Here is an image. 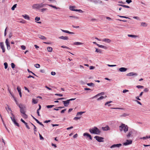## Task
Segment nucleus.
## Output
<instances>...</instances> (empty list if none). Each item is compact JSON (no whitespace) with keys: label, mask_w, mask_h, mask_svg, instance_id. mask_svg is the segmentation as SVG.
<instances>
[{"label":"nucleus","mask_w":150,"mask_h":150,"mask_svg":"<svg viewBox=\"0 0 150 150\" xmlns=\"http://www.w3.org/2000/svg\"><path fill=\"white\" fill-rule=\"evenodd\" d=\"M119 129L121 132L124 131L126 133L128 130V127L125 124L122 123L119 126Z\"/></svg>","instance_id":"1"},{"label":"nucleus","mask_w":150,"mask_h":150,"mask_svg":"<svg viewBox=\"0 0 150 150\" xmlns=\"http://www.w3.org/2000/svg\"><path fill=\"white\" fill-rule=\"evenodd\" d=\"M89 130L91 134H99L100 132V130L96 127H94L90 129Z\"/></svg>","instance_id":"2"},{"label":"nucleus","mask_w":150,"mask_h":150,"mask_svg":"<svg viewBox=\"0 0 150 150\" xmlns=\"http://www.w3.org/2000/svg\"><path fill=\"white\" fill-rule=\"evenodd\" d=\"M103 92H102L99 93L92 98V99L97 98V100L98 101L101 100L103 99Z\"/></svg>","instance_id":"3"},{"label":"nucleus","mask_w":150,"mask_h":150,"mask_svg":"<svg viewBox=\"0 0 150 150\" xmlns=\"http://www.w3.org/2000/svg\"><path fill=\"white\" fill-rule=\"evenodd\" d=\"M18 106L20 108V112L22 114H24L26 112V107L25 106L22 104L18 105Z\"/></svg>","instance_id":"4"},{"label":"nucleus","mask_w":150,"mask_h":150,"mask_svg":"<svg viewBox=\"0 0 150 150\" xmlns=\"http://www.w3.org/2000/svg\"><path fill=\"white\" fill-rule=\"evenodd\" d=\"M11 114L12 117H10V118H11V120H12V122H13V123L15 125L17 126L18 127H19V125L18 123L16 122V121L15 120V117L13 113H12L11 112Z\"/></svg>","instance_id":"5"},{"label":"nucleus","mask_w":150,"mask_h":150,"mask_svg":"<svg viewBox=\"0 0 150 150\" xmlns=\"http://www.w3.org/2000/svg\"><path fill=\"white\" fill-rule=\"evenodd\" d=\"M94 138L96 139V140L99 142H103V141L102 140L103 139V138L102 137H100L96 136H95Z\"/></svg>","instance_id":"6"},{"label":"nucleus","mask_w":150,"mask_h":150,"mask_svg":"<svg viewBox=\"0 0 150 150\" xmlns=\"http://www.w3.org/2000/svg\"><path fill=\"white\" fill-rule=\"evenodd\" d=\"M132 141L131 140H127L126 142L123 143V145L125 146H127L132 144Z\"/></svg>","instance_id":"7"},{"label":"nucleus","mask_w":150,"mask_h":150,"mask_svg":"<svg viewBox=\"0 0 150 150\" xmlns=\"http://www.w3.org/2000/svg\"><path fill=\"white\" fill-rule=\"evenodd\" d=\"M5 43L7 46V50H9L11 49V47L10 45V43L9 42H8V39H6L5 41Z\"/></svg>","instance_id":"8"},{"label":"nucleus","mask_w":150,"mask_h":150,"mask_svg":"<svg viewBox=\"0 0 150 150\" xmlns=\"http://www.w3.org/2000/svg\"><path fill=\"white\" fill-rule=\"evenodd\" d=\"M134 130H132L129 131L128 134L126 135V136L128 138H129L130 137L132 136V134Z\"/></svg>","instance_id":"9"},{"label":"nucleus","mask_w":150,"mask_h":150,"mask_svg":"<svg viewBox=\"0 0 150 150\" xmlns=\"http://www.w3.org/2000/svg\"><path fill=\"white\" fill-rule=\"evenodd\" d=\"M62 102L63 103L64 106L65 107L68 106L70 103L69 100H67L66 101H63Z\"/></svg>","instance_id":"10"},{"label":"nucleus","mask_w":150,"mask_h":150,"mask_svg":"<svg viewBox=\"0 0 150 150\" xmlns=\"http://www.w3.org/2000/svg\"><path fill=\"white\" fill-rule=\"evenodd\" d=\"M122 146L121 144H114L112 145L111 147V148H113L115 147H119Z\"/></svg>","instance_id":"11"},{"label":"nucleus","mask_w":150,"mask_h":150,"mask_svg":"<svg viewBox=\"0 0 150 150\" xmlns=\"http://www.w3.org/2000/svg\"><path fill=\"white\" fill-rule=\"evenodd\" d=\"M39 6V4H34L33 5L32 7L33 8L38 9L40 8Z\"/></svg>","instance_id":"12"},{"label":"nucleus","mask_w":150,"mask_h":150,"mask_svg":"<svg viewBox=\"0 0 150 150\" xmlns=\"http://www.w3.org/2000/svg\"><path fill=\"white\" fill-rule=\"evenodd\" d=\"M0 47L2 50V52H5V49L4 48V43L3 42H0Z\"/></svg>","instance_id":"13"},{"label":"nucleus","mask_w":150,"mask_h":150,"mask_svg":"<svg viewBox=\"0 0 150 150\" xmlns=\"http://www.w3.org/2000/svg\"><path fill=\"white\" fill-rule=\"evenodd\" d=\"M137 74L136 73H134L133 72H130L127 74V76H130L133 75L137 76Z\"/></svg>","instance_id":"14"},{"label":"nucleus","mask_w":150,"mask_h":150,"mask_svg":"<svg viewBox=\"0 0 150 150\" xmlns=\"http://www.w3.org/2000/svg\"><path fill=\"white\" fill-rule=\"evenodd\" d=\"M61 30L63 32L67 33L69 34H74V32H69L68 30H64L62 29H61Z\"/></svg>","instance_id":"15"},{"label":"nucleus","mask_w":150,"mask_h":150,"mask_svg":"<svg viewBox=\"0 0 150 150\" xmlns=\"http://www.w3.org/2000/svg\"><path fill=\"white\" fill-rule=\"evenodd\" d=\"M38 37L39 38L42 40H46L47 39L46 37L41 35H38Z\"/></svg>","instance_id":"16"},{"label":"nucleus","mask_w":150,"mask_h":150,"mask_svg":"<svg viewBox=\"0 0 150 150\" xmlns=\"http://www.w3.org/2000/svg\"><path fill=\"white\" fill-rule=\"evenodd\" d=\"M59 38L64 40H68L69 39V38L67 36H61L59 37Z\"/></svg>","instance_id":"17"},{"label":"nucleus","mask_w":150,"mask_h":150,"mask_svg":"<svg viewBox=\"0 0 150 150\" xmlns=\"http://www.w3.org/2000/svg\"><path fill=\"white\" fill-rule=\"evenodd\" d=\"M83 135L84 136H87L88 137H89V139L91 140H92V137H91V136L88 133H84L83 134Z\"/></svg>","instance_id":"18"},{"label":"nucleus","mask_w":150,"mask_h":150,"mask_svg":"<svg viewBox=\"0 0 150 150\" xmlns=\"http://www.w3.org/2000/svg\"><path fill=\"white\" fill-rule=\"evenodd\" d=\"M119 70L121 72H125L127 70V69L124 67H121L119 69Z\"/></svg>","instance_id":"19"},{"label":"nucleus","mask_w":150,"mask_h":150,"mask_svg":"<svg viewBox=\"0 0 150 150\" xmlns=\"http://www.w3.org/2000/svg\"><path fill=\"white\" fill-rule=\"evenodd\" d=\"M17 91H18L19 95L21 97H22V94L21 91V89L18 86L17 88Z\"/></svg>","instance_id":"20"},{"label":"nucleus","mask_w":150,"mask_h":150,"mask_svg":"<svg viewBox=\"0 0 150 150\" xmlns=\"http://www.w3.org/2000/svg\"><path fill=\"white\" fill-rule=\"evenodd\" d=\"M83 43L79 42H75L73 43L74 45H83Z\"/></svg>","instance_id":"21"},{"label":"nucleus","mask_w":150,"mask_h":150,"mask_svg":"<svg viewBox=\"0 0 150 150\" xmlns=\"http://www.w3.org/2000/svg\"><path fill=\"white\" fill-rule=\"evenodd\" d=\"M75 8V6H71L69 7V9L72 11H75L76 9H74V8Z\"/></svg>","instance_id":"22"},{"label":"nucleus","mask_w":150,"mask_h":150,"mask_svg":"<svg viewBox=\"0 0 150 150\" xmlns=\"http://www.w3.org/2000/svg\"><path fill=\"white\" fill-rule=\"evenodd\" d=\"M23 16L25 19L28 20H30V17L28 15L25 14V15H23Z\"/></svg>","instance_id":"23"},{"label":"nucleus","mask_w":150,"mask_h":150,"mask_svg":"<svg viewBox=\"0 0 150 150\" xmlns=\"http://www.w3.org/2000/svg\"><path fill=\"white\" fill-rule=\"evenodd\" d=\"M47 4H43V3H41L39 4L40 5V8H43L44 7H45L46 5H47Z\"/></svg>","instance_id":"24"},{"label":"nucleus","mask_w":150,"mask_h":150,"mask_svg":"<svg viewBox=\"0 0 150 150\" xmlns=\"http://www.w3.org/2000/svg\"><path fill=\"white\" fill-rule=\"evenodd\" d=\"M47 50L48 52H51L52 51V48L51 47H48Z\"/></svg>","instance_id":"25"},{"label":"nucleus","mask_w":150,"mask_h":150,"mask_svg":"<svg viewBox=\"0 0 150 150\" xmlns=\"http://www.w3.org/2000/svg\"><path fill=\"white\" fill-rule=\"evenodd\" d=\"M104 42L108 43H110L111 42V40L109 39L105 38L104 39Z\"/></svg>","instance_id":"26"},{"label":"nucleus","mask_w":150,"mask_h":150,"mask_svg":"<svg viewBox=\"0 0 150 150\" xmlns=\"http://www.w3.org/2000/svg\"><path fill=\"white\" fill-rule=\"evenodd\" d=\"M147 24L145 22H142L141 23V26L144 27H146Z\"/></svg>","instance_id":"27"},{"label":"nucleus","mask_w":150,"mask_h":150,"mask_svg":"<svg viewBox=\"0 0 150 150\" xmlns=\"http://www.w3.org/2000/svg\"><path fill=\"white\" fill-rule=\"evenodd\" d=\"M7 106L8 107V108H7L6 107L5 108L6 109V110L8 112V110H9L11 111V112H12V111L11 110V108L9 107V106L7 104Z\"/></svg>","instance_id":"28"},{"label":"nucleus","mask_w":150,"mask_h":150,"mask_svg":"<svg viewBox=\"0 0 150 150\" xmlns=\"http://www.w3.org/2000/svg\"><path fill=\"white\" fill-rule=\"evenodd\" d=\"M110 128L107 125L105 127H104V131H107L109 130Z\"/></svg>","instance_id":"29"},{"label":"nucleus","mask_w":150,"mask_h":150,"mask_svg":"<svg viewBox=\"0 0 150 150\" xmlns=\"http://www.w3.org/2000/svg\"><path fill=\"white\" fill-rule=\"evenodd\" d=\"M128 36L129 37H132V38H136L137 37V36L134 35H128Z\"/></svg>","instance_id":"30"},{"label":"nucleus","mask_w":150,"mask_h":150,"mask_svg":"<svg viewBox=\"0 0 150 150\" xmlns=\"http://www.w3.org/2000/svg\"><path fill=\"white\" fill-rule=\"evenodd\" d=\"M85 112H77L76 114V115L78 116L79 115H81L82 114L84 113Z\"/></svg>","instance_id":"31"},{"label":"nucleus","mask_w":150,"mask_h":150,"mask_svg":"<svg viewBox=\"0 0 150 150\" xmlns=\"http://www.w3.org/2000/svg\"><path fill=\"white\" fill-rule=\"evenodd\" d=\"M23 115H22V116L25 119H26L28 118V115H26L25 113H24V114H22Z\"/></svg>","instance_id":"32"},{"label":"nucleus","mask_w":150,"mask_h":150,"mask_svg":"<svg viewBox=\"0 0 150 150\" xmlns=\"http://www.w3.org/2000/svg\"><path fill=\"white\" fill-rule=\"evenodd\" d=\"M32 102L34 104H36L38 103V101L37 100H35L34 99H33Z\"/></svg>","instance_id":"33"},{"label":"nucleus","mask_w":150,"mask_h":150,"mask_svg":"<svg viewBox=\"0 0 150 150\" xmlns=\"http://www.w3.org/2000/svg\"><path fill=\"white\" fill-rule=\"evenodd\" d=\"M112 102V101H108V102H107L105 104V105H108V106H110L111 105L110 104H109V103H111Z\"/></svg>","instance_id":"34"},{"label":"nucleus","mask_w":150,"mask_h":150,"mask_svg":"<svg viewBox=\"0 0 150 150\" xmlns=\"http://www.w3.org/2000/svg\"><path fill=\"white\" fill-rule=\"evenodd\" d=\"M34 66L36 68H39L40 67V65L38 64H35Z\"/></svg>","instance_id":"35"},{"label":"nucleus","mask_w":150,"mask_h":150,"mask_svg":"<svg viewBox=\"0 0 150 150\" xmlns=\"http://www.w3.org/2000/svg\"><path fill=\"white\" fill-rule=\"evenodd\" d=\"M17 4H15L13 5V6L11 8V9L12 10H14L15 8L16 7Z\"/></svg>","instance_id":"36"},{"label":"nucleus","mask_w":150,"mask_h":150,"mask_svg":"<svg viewBox=\"0 0 150 150\" xmlns=\"http://www.w3.org/2000/svg\"><path fill=\"white\" fill-rule=\"evenodd\" d=\"M13 98L14 99V100H15L16 104L18 106V105H19V104L18 103V102H17V100H16V98L14 96H13Z\"/></svg>","instance_id":"37"},{"label":"nucleus","mask_w":150,"mask_h":150,"mask_svg":"<svg viewBox=\"0 0 150 150\" xmlns=\"http://www.w3.org/2000/svg\"><path fill=\"white\" fill-rule=\"evenodd\" d=\"M69 17L73 18L75 19H79V18L78 17L75 16H70Z\"/></svg>","instance_id":"38"},{"label":"nucleus","mask_w":150,"mask_h":150,"mask_svg":"<svg viewBox=\"0 0 150 150\" xmlns=\"http://www.w3.org/2000/svg\"><path fill=\"white\" fill-rule=\"evenodd\" d=\"M87 85L88 86H93L94 85V84L92 83H87Z\"/></svg>","instance_id":"39"},{"label":"nucleus","mask_w":150,"mask_h":150,"mask_svg":"<svg viewBox=\"0 0 150 150\" xmlns=\"http://www.w3.org/2000/svg\"><path fill=\"white\" fill-rule=\"evenodd\" d=\"M28 72H29V73H31L33 75H34V76H37L34 73H33V72H32V71H30L29 69H28Z\"/></svg>","instance_id":"40"},{"label":"nucleus","mask_w":150,"mask_h":150,"mask_svg":"<svg viewBox=\"0 0 150 150\" xmlns=\"http://www.w3.org/2000/svg\"><path fill=\"white\" fill-rule=\"evenodd\" d=\"M4 68L5 69H6L8 67V64L7 63H4Z\"/></svg>","instance_id":"41"},{"label":"nucleus","mask_w":150,"mask_h":150,"mask_svg":"<svg viewBox=\"0 0 150 150\" xmlns=\"http://www.w3.org/2000/svg\"><path fill=\"white\" fill-rule=\"evenodd\" d=\"M129 115L128 114H127V113H124L122 115H121L120 116L122 117H125L126 116H128Z\"/></svg>","instance_id":"42"},{"label":"nucleus","mask_w":150,"mask_h":150,"mask_svg":"<svg viewBox=\"0 0 150 150\" xmlns=\"http://www.w3.org/2000/svg\"><path fill=\"white\" fill-rule=\"evenodd\" d=\"M136 87L138 88H144V86H143L140 85L137 86Z\"/></svg>","instance_id":"43"},{"label":"nucleus","mask_w":150,"mask_h":150,"mask_svg":"<svg viewBox=\"0 0 150 150\" xmlns=\"http://www.w3.org/2000/svg\"><path fill=\"white\" fill-rule=\"evenodd\" d=\"M47 8H43L41 9V11L42 12H44L45 11L47 10Z\"/></svg>","instance_id":"44"},{"label":"nucleus","mask_w":150,"mask_h":150,"mask_svg":"<svg viewBox=\"0 0 150 150\" xmlns=\"http://www.w3.org/2000/svg\"><path fill=\"white\" fill-rule=\"evenodd\" d=\"M75 11H79L80 13H82L83 12V11L81 9H76V10H75Z\"/></svg>","instance_id":"45"},{"label":"nucleus","mask_w":150,"mask_h":150,"mask_svg":"<svg viewBox=\"0 0 150 150\" xmlns=\"http://www.w3.org/2000/svg\"><path fill=\"white\" fill-rule=\"evenodd\" d=\"M120 6H122L125 8H130L129 6H126L125 5H120Z\"/></svg>","instance_id":"46"},{"label":"nucleus","mask_w":150,"mask_h":150,"mask_svg":"<svg viewBox=\"0 0 150 150\" xmlns=\"http://www.w3.org/2000/svg\"><path fill=\"white\" fill-rule=\"evenodd\" d=\"M35 20L37 21H38L40 20V18L39 17L37 16L35 17Z\"/></svg>","instance_id":"47"},{"label":"nucleus","mask_w":150,"mask_h":150,"mask_svg":"<svg viewBox=\"0 0 150 150\" xmlns=\"http://www.w3.org/2000/svg\"><path fill=\"white\" fill-rule=\"evenodd\" d=\"M54 106V105H47L46 106L47 108H52V107H53Z\"/></svg>","instance_id":"48"},{"label":"nucleus","mask_w":150,"mask_h":150,"mask_svg":"<svg viewBox=\"0 0 150 150\" xmlns=\"http://www.w3.org/2000/svg\"><path fill=\"white\" fill-rule=\"evenodd\" d=\"M96 52H99L100 53L101 52V51L100 49H98L96 48Z\"/></svg>","instance_id":"49"},{"label":"nucleus","mask_w":150,"mask_h":150,"mask_svg":"<svg viewBox=\"0 0 150 150\" xmlns=\"http://www.w3.org/2000/svg\"><path fill=\"white\" fill-rule=\"evenodd\" d=\"M36 127L35 126H34V133L35 134V133L36 132H37V129H36Z\"/></svg>","instance_id":"50"},{"label":"nucleus","mask_w":150,"mask_h":150,"mask_svg":"<svg viewBox=\"0 0 150 150\" xmlns=\"http://www.w3.org/2000/svg\"><path fill=\"white\" fill-rule=\"evenodd\" d=\"M25 125L26 128L28 129H30L29 126L28 125L27 123L26 122L24 123Z\"/></svg>","instance_id":"51"},{"label":"nucleus","mask_w":150,"mask_h":150,"mask_svg":"<svg viewBox=\"0 0 150 150\" xmlns=\"http://www.w3.org/2000/svg\"><path fill=\"white\" fill-rule=\"evenodd\" d=\"M11 66L12 68L13 69L15 68V65L13 63H11Z\"/></svg>","instance_id":"52"},{"label":"nucleus","mask_w":150,"mask_h":150,"mask_svg":"<svg viewBox=\"0 0 150 150\" xmlns=\"http://www.w3.org/2000/svg\"><path fill=\"white\" fill-rule=\"evenodd\" d=\"M39 136L40 137V140H43L44 139V138L42 136L39 134Z\"/></svg>","instance_id":"53"},{"label":"nucleus","mask_w":150,"mask_h":150,"mask_svg":"<svg viewBox=\"0 0 150 150\" xmlns=\"http://www.w3.org/2000/svg\"><path fill=\"white\" fill-rule=\"evenodd\" d=\"M118 16L120 17H121V18H129V19H130V18H129L128 17H127L126 16Z\"/></svg>","instance_id":"54"},{"label":"nucleus","mask_w":150,"mask_h":150,"mask_svg":"<svg viewBox=\"0 0 150 150\" xmlns=\"http://www.w3.org/2000/svg\"><path fill=\"white\" fill-rule=\"evenodd\" d=\"M21 47L22 49L23 50H25L26 48L25 47L24 45H22Z\"/></svg>","instance_id":"55"},{"label":"nucleus","mask_w":150,"mask_h":150,"mask_svg":"<svg viewBox=\"0 0 150 150\" xmlns=\"http://www.w3.org/2000/svg\"><path fill=\"white\" fill-rule=\"evenodd\" d=\"M140 139H148V136H146L145 137H143L140 138Z\"/></svg>","instance_id":"56"},{"label":"nucleus","mask_w":150,"mask_h":150,"mask_svg":"<svg viewBox=\"0 0 150 150\" xmlns=\"http://www.w3.org/2000/svg\"><path fill=\"white\" fill-rule=\"evenodd\" d=\"M40 72L42 73H45V71L44 69H41L40 70Z\"/></svg>","instance_id":"57"},{"label":"nucleus","mask_w":150,"mask_h":150,"mask_svg":"<svg viewBox=\"0 0 150 150\" xmlns=\"http://www.w3.org/2000/svg\"><path fill=\"white\" fill-rule=\"evenodd\" d=\"M132 1V0H126V2L128 4H129Z\"/></svg>","instance_id":"58"},{"label":"nucleus","mask_w":150,"mask_h":150,"mask_svg":"<svg viewBox=\"0 0 150 150\" xmlns=\"http://www.w3.org/2000/svg\"><path fill=\"white\" fill-rule=\"evenodd\" d=\"M80 118H81V117H74V120H77L79 119Z\"/></svg>","instance_id":"59"},{"label":"nucleus","mask_w":150,"mask_h":150,"mask_svg":"<svg viewBox=\"0 0 150 150\" xmlns=\"http://www.w3.org/2000/svg\"><path fill=\"white\" fill-rule=\"evenodd\" d=\"M61 47L62 48H66L67 49H70V48L69 47L64 46H61Z\"/></svg>","instance_id":"60"},{"label":"nucleus","mask_w":150,"mask_h":150,"mask_svg":"<svg viewBox=\"0 0 150 150\" xmlns=\"http://www.w3.org/2000/svg\"><path fill=\"white\" fill-rule=\"evenodd\" d=\"M128 91H129V90L125 89V90H123L122 92L124 93H125L127 92H128Z\"/></svg>","instance_id":"61"},{"label":"nucleus","mask_w":150,"mask_h":150,"mask_svg":"<svg viewBox=\"0 0 150 150\" xmlns=\"http://www.w3.org/2000/svg\"><path fill=\"white\" fill-rule=\"evenodd\" d=\"M55 95L59 96H63V95L61 94H55Z\"/></svg>","instance_id":"62"},{"label":"nucleus","mask_w":150,"mask_h":150,"mask_svg":"<svg viewBox=\"0 0 150 150\" xmlns=\"http://www.w3.org/2000/svg\"><path fill=\"white\" fill-rule=\"evenodd\" d=\"M66 109H65L64 110H62L61 111V113H63L64 112L66 111Z\"/></svg>","instance_id":"63"},{"label":"nucleus","mask_w":150,"mask_h":150,"mask_svg":"<svg viewBox=\"0 0 150 150\" xmlns=\"http://www.w3.org/2000/svg\"><path fill=\"white\" fill-rule=\"evenodd\" d=\"M149 89L147 88H145L144 89V91L145 92H147L148 91Z\"/></svg>","instance_id":"64"}]
</instances>
